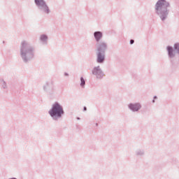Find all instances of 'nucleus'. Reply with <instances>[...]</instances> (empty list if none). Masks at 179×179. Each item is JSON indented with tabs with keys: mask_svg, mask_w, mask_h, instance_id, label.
<instances>
[{
	"mask_svg": "<svg viewBox=\"0 0 179 179\" xmlns=\"http://www.w3.org/2000/svg\"><path fill=\"white\" fill-rule=\"evenodd\" d=\"M51 117H61L64 114V109L62 106L58 103H55L52 105V109L49 111Z\"/></svg>",
	"mask_w": 179,
	"mask_h": 179,
	"instance_id": "f257e3e1",
	"label": "nucleus"
},
{
	"mask_svg": "<svg viewBox=\"0 0 179 179\" xmlns=\"http://www.w3.org/2000/svg\"><path fill=\"white\" fill-rule=\"evenodd\" d=\"M106 47H107V45H106V43H101L98 47L99 53L97 55V62H99V64H101V62H103L104 61V56H103V55H101V53L100 52L104 51V50H106Z\"/></svg>",
	"mask_w": 179,
	"mask_h": 179,
	"instance_id": "f03ea898",
	"label": "nucleus"
},
{
	"mask_svg": "<svg viewBox=\"0 0 179 179\" xmlns=\"http://www.w3.org/2000/svg\"><path fill=\"white\" fill-rule=\"evenodd\" d=\"M35 3L37 5V6H41V9L42 10H44V12L48 13V6H47L45 2H44V0H35Z\"/></svg>",
	"mask_w": 179,
	"mask_h": 179,
	"instance_id": "7ed1b4c3",
	"label": "nucleus"
},
{
	"mask_svg": "<svg viewBox=\"0 0 179 179\" xmlns=\"http://www.w3.org/2000/svg\"><path fill=\"white\" fill-rule=\"evenodd\" d=\"M93 75H96V78L100 79V78H103L104 74H103V71L100 69V66L95 67L92 71Z\"/></svg>",
	"mask_w": 179,
	"mask_h": 179,
	"instance_id": "20e7f679",
	"label": "nucleus"
},
{
	"mask_svg": "<svg viewBox=\"0 0 179 179\" xmlns=\"http://www.w3.org/2000/svg\"><path fill=\"white\" fill-rule=\"evenodd\" d=\"M129 108H130V110H132V111H138V110H140V108H141V104L140 103H136V104L130 103L129 105Z\"/></svg>",
	"mask_w": 179,
	"mask_h": 179,
	"instance_id": "39448f33",
	"label": "nucleus"
},
{
	"mask_svg": "<svg viewBox=\"0 0 179 179\" xmlns=\"http://www.w3.org/2000/svg\"><path fill=\"white\" fill-rule=\"evenodd\" d=\"M164 5H167V2H166V1H164V0L159 1L156 4L157 10H159V9H160V8L164 6Z\"/></svg>",
	"mask_w": 179,
	"mask_h": 179,
	"instance_id": "423d86ee",
	"label": "nucleus"
},
{
	"mask_svg": "<svg viewBox=\"0 0 179 179\" xmlns=\"http://www.w3.org/2000/svg\"><path fill=\"white\" fill-rule=\"evenodd\" d=\"M94 37H95L96 41H100V38H101V37H103V34H101V32H100V31L95 32Z\"/></svg>",
	"mask_w": 179,
	"mask_h": 179,
	"instance_id": "0eeeda50",
	"label": "nucleus"
},
{
	"mask_svg": "<svg viewBox=\"0 0 179 179\" xmlns=\"http://www.w3.org/2000/svg\"><path fill=\"white\" fill-rule=\"evenodd\" d=\"M21 55L22 57L26 56V43H22V47L21 49Z\"/></svg>",
	"mask_w": 179,
	"mask_h": 179,
	"instance_id": "6e6552de",
	"label": "nucleus"
},
{
	"mask_svg": "<svg viewBox=\"0 0 179 179\" xmlns=\"http://www.w3.org/2000/svg\"><path fill=\"white\" fill-rule=\"evenodd\" d=\"M167 50H168L169 56L173 57V48L168 46Z\"/></svg>",
	"mask_w": 179,
	"mask_h": 179,
	"instance_id": "1a4fd4ad",
	"label": "nucleus"
},
{
	"mask_svg": "<svg viewBox=\"0 0 179 179\" xmlns=\"http://www.w3.org/2000/svg\"><path fill=\"white\" fill-rule=\"evenodd\" d=\"M174 48H175V50H176L177 52L179 53V43H176L174 45Z\"/></svg>",
	"mask_w": 179,
	"mask_h": 179,
	"instance_id": "9d476101",
	"label": "nucleus"
},
{
	"mask_svg": "<svg viewBox=\"0 0 179 179\" xmlns=\"http://www.w3.org/2000/svg\"><path fill=\"white\" fill-rule=\"evenodd\" d=\"M80 80H81L80 86H84L85 85V79H83V78H81Z\"/></svg>",
	"mask_w": 179,
	"mask_h": 179,
	"instance_id": "9b49d317",
	"label": "nucleus"
},
{
	"mask_svg": "<svg viewBox=\"0 0 179 179\" xmlns=\"http://www.w3.org/2000/svg\"><path fill=\"white\" fill-rule=\"evenodd\" d=\"M41 40H47V36L45 35H43L41 37Z\"/></svg>",
	"mask_w": 179,
	"mask_h": 179,
	"instance_id": "f8f14e48",
	"label": "nucleus"
},
{
	"mask_svg": "<svg viewBox=\"0 0 179 179\" xmlns=\"http://www.w3.org/2000/svg\"><path fill=\"white\" fill-rule=\"evenodd\" d=\"M134 40H131V41H130V43H131V44H134Z\"/></svg>",
	"mask_w": 179,
	"mask_h": 179,
	"instance_id": "ddd939ff",
	"label": "nucleus"
},
{
	"mask_svg": "<svg viewBox=\"0 0 179 179\" xmlns=\"http://www.w3.org/2000/svg\"><path fill=\"white\" fill-rule=\"evenodd\" d=\"M162 20H164V17H162Z\"/></svg>",
	"mask_w": 179,
	"mask_h": 179,
	"instance_id": "4468645a",
	"label": "nucleus"
},
{
	"mask_svg": "<svg viewBox=\"0 0 179 179\" xmlns=\"http://www.w3.org/2000/svg\"><path fill=\"white\" fill-rule=\"evenodd\" d=\"M85 111H86V107L84 108Z\"/></svg>",
	"mask_w": 179,
	"mask_h": 179,
	"instance_id": "2eb2a0df",
	"label": "nucleus"
}]
</instances>
